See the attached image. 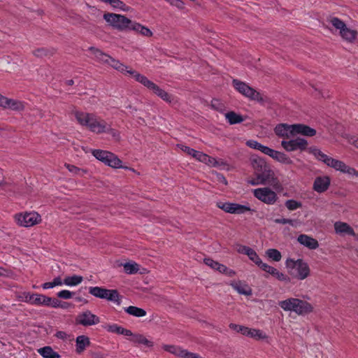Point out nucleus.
I'll return each instance as SVG.
<instances>
[{
    "mask_svg": "<svg viewBox=\"0 0 358 358\" xmlns=\"http://www.w3.org/2000/svg\"><path fill=\"white\" fill-rule=\"evenodd\" d=\"M70 114L75 117L78 124L87 127L92 132L96 134L109 133L113 136H116V131L110 128L105 120L97 117L93 113H85L73 108Z\"/></svg>",
    "mask_w": 358,
    "mask_h": 358,
    "instance_id": "1",
    "label": "nucleus"
},
{
    "mask_svg": "<svg viewBox=\"0 0 358 358\" xmlns=\"http://www.w3.org/2000/svg\"><path fill=\"white\" fill-rule=\"evenodd\" d=\"M309 153L312 154L317 160L323 162L327 166L334 169L337 171L346 173L349 176L358 178V171L353 167L347 165L344 162L331 157L321 150L316 147H310L308 148Z\"/></svg>",
    "mask_w": 358,
    "mask_h": 358,
    "instance_id": "2",
    "label": "nucleus"
},
{
    "mask_svg": "<svg viewBox=\"0 0 358 358\" xmlns=\"http://www.w3.org/2000/svg\"><path fill=\"white\" fill-rule=\"evenodd\" d=\"M309 153L312 154L317 160L323 162L327 166L334 169L337 171L346 173L349 176L358 178V171L353 167L347 165L344 162L331 157L321 150L316 147H310L308 148Z\"/></svg>",
    "mask_w": 358,
    "mask_h": 358,
    "instance_id": "3",
    "label": "nucleus"
},
{
    "mask_svg": "<svg viewBox=\"0 0 358 358\" xmlns=\"http://www.w3.org/2000/svg\"><path fill=\"white\" fill-rule=\"evenodd\" d=\"M278 306L285 312L294 313L304 316L313 312V306L307 301L296 297H288L278 301Z\"/></svg>",
    "mask_w": 358,
    "mask_h": 358,
    "instance_id": "4",
    "label": "nucleus"
},
{
    "mask_svg": "<svg viewBox=\"0 0 358 358\" xmlns=\"http://www.w3.org/2000/svg\"><path fill=\"white\" fill-rule=\"evenodd\" d=\"M285 267L289 275L296 280H303L310 275L309 265L302 259L288 258L285 261Z\"/></svg>",
    "mask_w": 358,
    "mask_h": 358,
    "instance_id": "5",
    "label": "nucleus"
},
{
    "mask_svg": "<svg viewBox=\"0 0 358 358\" xmlns=\"http://www.w3.org/2000/svg\"><path fill=\"white\" fill-rule=\"evenodd\" d=\"M248 183L252 185H259L271 184L275 189H280L281 185L278 179L275 177L274 172L268 166L263 171L256 173L255 177L248 180Z\"/></svg>",
    "mask_w": 358,
    "mask_h": 358,
    "instance_id": "6",
    "label": "nucleus"
},
{
    "mask_svg": "<svg viewBox=\"0 0 358 358\" xmlns=\"http://www.w3.org/2000/svg\"><path fill=\"white\" fill-rule=\"evenodd\" d=\"M135 80L152 91L155 94L160 97L164 101L171 103L173 101V97L171 94L149 80L146 76L141 73H135Z\"/></svg>",
    "mask_w": 358,
    "mask_h": 358,
    "instance_id": "7",
    "label": "nucleus"
},
{
    "mask_svg": "<svg viewBox=\"0 0 358 358\" xmlns=\"http://www.w3.org/2000/svg\"><path fill=\"white\" fill-rule=\"evenodd\" d=\"M329 23L336 30L341 38L350 43H352L357 38V31L348 28L343 21L336 17H331L328 20Z\"/></svg>",
    "mask_w": 358,
    "mask_h": 358,
    "instance_id": "8",
    "label": "nucleus"
},
{
    "mask_svg": "<svg viewBox=\"0 0 358 358\" xmlns=\"http://www.w3.org/2000/svg\"><path fill=\"white\" fill-rule=\"evenodd\" d=\"M103 19L113 28L120 30H130L132 21L124 15L106 13L103 14Z\"/></svg>",
    "mask_w": 358,
    "mask_h": 358,
    "instance_id": "9",
    "label": "nucleus"
},
{
    "mask_svg": "<svg viewBox=\"0 0 358 358\" xmlns=\"http://www.w3.org/2000/svg\"><path fill=\"white\" fill-rule=\"evenodd\" d=\"M17 225L22 227H31L41 222L40 214L36 211L22 212L14 215Z\"/></svg>",
    "mask_w": 358,
    "mask_h": 358,
    "instance_id": "10",
    "label": "nucleus"
},
{
    "mask_svg": "<svg viewBox=\"0 0 358 358\" xmlns=\"http://www.w3.org/2000/svg\"><path fill=\"white\" fill-rule=\"evenodd\" d=\"M252 193L257 199L266 205H274L278 200L277 193L268 187L255 189Z\"/></svg>",
    "mask_w": 358,
    "mask_h": 358,
    "instance_id": "11",
    "label": "nucleus"
},
{
    "mask_svg": "<svg viewBox=\"0 0 358 358\" xmlns=\"http://www.w3.org/2000/svg\"><path fill=\"white\" fill-rule=\"evenodd\" d=\"M93 156L98 160L113 168L122 167V161L113 153L101 150H93Z\"/></svg>",
    "mask_w": 358,
    "mask_h": 358,
    "instance_id": "12",
    "label": "nucleus"
},
{
    "mask_svg": "<svg viewBox=\"0 0 358 358\" xmlns=\"http://www.w3.org/2000/svg\"><path fill=\"white\" fill-rule=\"evenodd\" d=\"M232 83L234 88L245 97L257 101H262L263 100L260 93L247 83L237 79L233 80Z\"/></svg>",
    "mask_w": 358,
    "mask_h": 358,
    "instance_id": "13",
    "label": "nucleus"
},
{
    "mask_svg": "<svg viewBox=\"0 0 358 358\" xmlns=\"http://www.w3.org/2000/svg\"><path fill=\"white\" fill-rule=\"evenodd\" d=\"M216 206L223 211L231 214L241 215L252 210L249 205H242L237 203L219 201Z\"/></svg>",
    "mask_w": 358,
    "mask_h": 358,
    "instance_id": "14",
    "label": "nucleus"
},
{
    "mask_svg": "<svg viewBox=\"0 0 358 358\" xmlns=\"http://www.w3.org/2000/svg\"><path fill=\"white\" fill-rule=\"evenodd\" d=\"M281 146L287 152L297 150H305L308 146V141L302 138H296L289 141H282Z\"/></svg>",
    "mask_w": 358,
    "mask_h": 358,
    "instance_id": "15",
    "label": "nucleus"
},
{
    "mask_svg": "<svg viewBox=\"0 0 358 358\" xmlns=\"http://www.w3.org/2000/svg\"><path fill=\"white\" fill-rule=\"evenodd\" d=\"M259 268L280 282H289L290 281V278L287 275L280 271L276 268L267 264L266 263H263L261 264Z\"/></svg>",
    "mask_w": 358,
    "mask_h": 358,
    "instance_id": "16",
    "label": "nucleus"
},
{
    "mask_svg": "<svg viewBox=\"0 0 358 358\" xmlns=\"http://www.w3.org/2000/svg\"><path fill=\"white\" fill-rule=\"evenodd\" d=\"M274 131L278 137L289 139L295 136V124H279L275 126Z\"/></svg>",
    "mask_w": 358,
    "mask_h": 358,
    "instance_id": "17",
    "label": "nucleus"
},
{
    "mask_svg": "<svg viewBox=\"0 0 358 358\" xmlns=\"http://www.w3.org/2000/svg\"><path fill=\"white\" fill-rule=\"evenodd\" d=\"M76 322L83 326H92L99 323L100 320L96 315L86 310L77 316Z\"/></svg>",
    "mask_w": 358,
    "mask_h": 358,
    "instance_id": "18",
    "label": "nucleus"
},
{
    "mask_svg": "<svg viewBox=\"0 0 358 358\" xmlns=\"http://www.w3.org/2000/svg\"><path fill=\"white\" fill-rule=\"evenodd\" d=\"M162 348L164 351L180 358H190L192 354V352L174 345L164 344L162 345Z\"/></svg>",
    "mask_w": 358,
    "mask_h": 358,
    "instance_id": "19",
    "label": "nucleus"
},
{
    "mask_svg": "<svg viewBox=\"0 0 358 358\" xmlns=\"http://www.w3.org/2000/svg\"><path fill=\"white\" fill-rule=\"evenodd\" d=\"M330 183L331 179L329 176H318L314 180L313 189L317 193H323L329 189Z\"/></svg>",
    "mask_w": 358,
    "mask_h": 358,
    "instance_id": "20",
    "label": "nucleus"
},
{
    "mask_svg": "<svg viewBox=\"0 0 358 358\" xmlns=\"http://www.w3.org/2000/svg\"><path fill=\"white\" fill-rule=\"evenodd\" d=\"M265 155H268L275 161L284 164H292V160L284 152L273 150L268 147Z\"/></svg>",
    "mask_w": 358,
    "mask_h": 358,
    "instance_id": "21",
    "label": "nucleus"
},
{
    "mask_svg": "<svg viewBox=\"0 0 358 358\" xmlns=\"http://www.w3.org/2000/svg\"><path fill=\"white\" fill-rule=\"evenodd\" d=\"M108 64L122 73H124V74L128 73V74L132 76L134 79H135V73H139L138 72H137L134 70H132L129 66H127V65L122 63L120 61L115 59L113 58L112 57H110V63Z\"/></svg>",
    "mask_w": 358,
    "mask_h": 358,
    "instance_id": "22",
    "label": "nucleus"
},
{
    "mask_svg": "<svg viewBox=\"0 0 358 358\" xmlns=\"http://www.w3.org/2000/svg\"><path fill=\"white\" fill-rule=\"evenodd\" d=\"M336 234L340 236H355L354 229L346 222L338 221L334 224Z\"/></svg>",
    "mask_w": 358,
    "mask_h": 358,
    "instance_id": "23",
    "label": "nucleus"
},
{
    "mask_svg": "<svg viewBox=\"0 0 358 358\" xmlns=\"http://www.w3.org/2000/svg\"><path fill=\"white\" fill-rule=\"evenodd\" d=\"M297 241L310 250H315L319 247L318 241L306 234H301L297 237Z\"/></svg>",
    "mask_w": 358,
    "mask_h": 358,
    "instance_id": "24",
    "label": "nucleus"
},
{
    "mask_svg": "<svg viewBox=\"0 0 358 358\" xmlns=\"http://www.w3.org/2000/svg\"><path fill=\"white\" fill-rule=\"evenodd\" d=\"M230 285L240 294L245 296H250L252 294L251 288L243 282L234 281L231 282Z\"/></svg>",
    "mask_w": 358,
    "mask_h": 358,
    "instance_id": "25",
    "label": "nucleus"
},
{
    "mask_svg": "<svg viewBox=\"0 0 358 358\" xmlns=\"http://www.w3.org/2000/svg\"><path fill=\"white\" fill-rule=\"evenodd\" d=\"M243 336L255 340H264L268 338L267 335L263 331L257 329L249 328L248 327H245Z\"/></svg>",
    "mask_w": 358,
    "mask_h": 358,
    "instance_id": "26",
    "label": "nucleus"
},
{
    "mask_svg": "<svg viewBox=\"0 0 358 358\" xmlns=\"http://www.w3.org/2000/svg\"><path fill=\"white\" fill-rule=\"evenodd\" d=\"M89 51L94 57V58L99 62L108 64L110 63V56L104 53L101 50L94 47H90Z\"/></svg>",
    "mask_w": 358,
    "mask_h": 358,
    "instance_id": "27",
    "label": "nucleus"
},
{
    "mask_svg": "<svg viewBox=\"0 0 358 358\" xmlns=\"http://www.w3.org/2000/svg\"><path fill=\"white\" fill-rule=\"evenodd\" d=\"M103 327L107 331L110 333L124 335L125 336H127L128 335H131V331L127 329H124V327L119 326L116 324H106Z\"/></svg>",
    "mask_w": 358,
    "mask_h": 358,
    "instance_id": "28",
    "label": "nucleus"
},
{
    "mask_svg": "<svg viewBox=\"0 0 358 358\" xmlns=\"http://www.w3.org/2000/svg\"><path fill=\"white\" fill-rule=\"evenodd\" d=\"M127 336H129L130 341L133 342L135 344H143L150 348L154 345L153 342L147 339L143 334H133L131 332V335H128Z\"/></svg>",
    "mask_w": 358,
    "mask_h": 358,
    "instance_id": "29",
    "label": "nucleus"
},
{
    "mask_svg": "<svg viewBox=\"0 0 358 358\" xmlns=\"http://www.w3.org/2000/svg\"><path fill=\"white\" fill-rule=\"evenodd\" d=\"M297 134L313 136L316 134V130L305 124H295V136Z\"/></svg>",
    "mask_w": 358,
    "mask_h": 358,
    "instance_id": "30",
    "label": "nucleus"
},
{
    "mask_svg": "<svg viewBox=\"0 0 358 358\" xmlns=\"http://www.w3.org/2000/svg\"><path fill=\"white\" fill-rule=\"evenodd\" d=\"M76 351L78 354L82 353L90 345V338L84 335L78 336L76 338Z\"/></svg>",
    "mask_w": 358,
    "mask_h": 358,
    "instance_id": "31",
    "label": "nucleus"
},
{
    "mask_svg": "<svg viewBox=\"0 0 358 358\" xmlns=\"http://www.w3.org/2000/svg\"><path fill=\"white\" fill-rule=\"evenodd\" d=\"M40 296L41 294H31L29 292H23L19 296V298L22 301L29 303L31 305L38 306Z\"/></svg>",
    "mask_w": 358,
    "mask_h": 358,
    "instance_id": "32",
    "label": "nucleus"
},
{
    "mask_svg": "<svg viewBox=\"0 0 358 358\" xmlns=\"http://www.w3.org/2000/svg\"><path fill=\"white\" fill-rule=\"evenodd\" d=\"M25 108L24 103L13 99H7L5 109H10L15 111H22Z\"/></svg>",
    "mask_w": 358,
    "mask_h": 358,
    "instance_id": "33",
    "label": "nucleus"
},
{
    "mask_svg": "<svg viewBox=\"0 0 358 358\" xmlns=\"http://www.w3.org/2000/svg\"><path fill=\"white\" fill-rule=\"evenodd\" d=\"M130 30H134L144 36H152V32L148 27L135 22H132Z\"/></svg>",
    "mask_w": 358,
    "mask_h": 358,
    "instance_id": "34",
    "label": "nucleus"
},
{
    "mask_svg": "<svg viewBox=\"0 0 358 358\" xmlns=\"http://www.w3.org/2000/svg\"><path fill=\"white\" fill-rule=\"evenodd\" d=\"M124 310L129 315L136 317H142L145 316L147 314L144 309L133 306L124 308Z\"/></svg>",
    "mask_w": 358,
    "mask_h": 358,
    "instance_id": "35",
    "label": "nucleus"
},
{
    "mask_svg": "<svg viewBox=\"0 0 358 358\" xmlns=\"http://www.w3.org/2000/svg\"><path fill=\"white\" fill-rule=\"evenodd\" d=\"M38 352L44 358H59L60 355L51 347L45 346L38 350Z\"/></svg>",
    "mask_w": 358,
    "mask_h": 358,
    "instance_id": "36",
    "label": "nucleus"
},
{
    "mask_svg": "<svg viewBox=\"0 0 358 358\" xmlns=\"http://www.w3.org/2000/svg\"><path fill=\"white\" fill-rule=\"evenodd\" d=\"M103 299L117 303V304L120 303V297L119 293L116 289H106Z\"/></svg>",
    "mask_w": 358,
    "mask_h": 358,
    "instance_id": "37",
    "label": "nucleus"
},
{
    "mask_svg": "<svg viewBox=\"0 0 358 358\" xmlns=\"http://www.w3.org/2000/svg\"><path fill=\"white\" fill-rule=\"evenodd\" d=\"M204 263L210 267L211 268L218 271L219 272L227 271V266L215 262L210 258H205L203 260Z\"/></svg>",
    "mask_w": 358,
    "mask_h": 358,
    "instance_id": "38",
    "label": "nucleus"
},
{
    "mask_svg": "<svg viewBox=\"0 0 358 358\" xmlns=\"http://www.w3.org/2000/svg\"><path fill=\"white\" fill-rule=\"evenodd\" d=\"M224 116L230 124L241 123L244 120L241 115H238L234 111L225 113Z\"/></svg>",
    "mask_w": 358,
    "mask_h": 358,
    "instance_id": "39",
    "label": "nucleus"
},
{
    "mask_svg": "<svg viewBox=\"0 0 358 358\" xmlns=\"http://www.w3.org/2000/svg\"><path fill=\"white\" fill-rule=\"evenodd\" d=\"M83 278L80 275H73L71 276H66L64 280V283L66 286L73 287L80 284Z\"/></svg>",
    "mask_w": 358,
    "mask_h": 358,
    "instance_id": "40",
    "label": "nucleus"
},
{
    "mask_svg": "<svg viewBox=\"0 0 358 358\" xmlns=\"http://www.w3.org/2000/svg\"><path fill=\"white\" fill-rule=\"evenodd\" d=\"M252 165L255 170V176L258 172L259 173L268 166L266 163L259 157L253 159L252 161Z\"/></svg>",
    "mask_w": 358,
    "mask_h": 358,
    "instance_id": "41",
    "label": "nucleus"
},
{
    "mask_svg": "<svg viewBox=\"0 0 358 358\" xmlns=\"http://www.w3.org/2000/svg\"><path fill=\"white\" fill-rule=\"evenodd\" d=\"M106 3H109L113 8L120 9L122 11L127 12L131 10V8L121 0H108Z\"/></svg>",
    "mask_w": 358,
    "mask_h": 358,
    "instance_id": "42",
    "label": "nucleus"
},
{
    "mask_svg": "<svg viewBox=\"0 0 358 358\" xmlns=\"http://www.w3.org/2000/svg\"><path fill=\"white\" fill-rule=\"evenodd\" d=\"M124 271L127 274H134L139 271V265L134 262H130L123 264Z\"/></svg>",
    "mask_w": 358,
    "mask_h": 358,
    "instance_id": "43",
    "label": "nucleus"
},
{
    "mask_svg": "<svg viewBox=\"0 0 358 358\" xmlns=\"http://www.w3.org/2000/svg\"><path fill=\"white\" fill-rule=\"evenodd\" d=\"M265 254H266V256L273 260V261H275V262H280L282 259V255L280 253V252L279 250H278L277 249H274V248H270V249H268L266 252H265Z\"/></svg>",
    "mask_w": 358,
    "mask_h": 358,
    "instance_id": "44",
    "label": "nucleus"
},
{
    "mask_svg": "<svg viewBox=\"0 0 358 358\" xmlns=\"http://www.w3.org/2000/svg\"><path fill=\"white\" fill-rule=\"evenodd\" d=\"M246 145L250 148L257 150L261 151L262 153L265 154L266 150L268 148L267 146L263 145L257 141L255 140H249L246 142Z\"/></svg>",
    "mask_w": 358,
    "mask_h": 358,
    "instance_id": "45",
    "label": "nucleus"
},
{
    "mask_svg": "<svg viewBox=\"0 0 358 358\" xmlns=\"http://www.w3.org/2000/svg\"><path fill=\"white\" fill-rule=\"evenodd\" d=\"M65 167L74 176H83L87 173L85 169H80L74 165L65 164Z\"/></svg>",
    "mask_w": 358,
    "mask_h": 358,
    "instance_id": "46",
    "label": "nucleus"
},
{
    "mask_svg": "<svg viewBox=\"0 0 358 358\" xmlns=\"http://www.w3.org/2000/svg\"><path fill=\"white\" fill-rule=\"evenodd\" d=\"M247 256L249 259L253 262L257 266L260 267L261 264L264 262L262 261L261 258L259 257L257 253L252 248L250 250Z\"/></svg>",
    "mask_w": 358,
    "mask_h": 358,
    "instance_id": "47",
    "label": "nucleus"
},
{
    "mask_svg": "<svg viewBox=\"0 0 358 358\" xmlns=\"http://www.w3.org/2000/svg\"><path fill=\"white\" fill-rule=\"evenodd\" d=\"M105 288L101 287H90L89 292L99 299H103L104 296V293L106 292Z\"/></svg>",
    "mask_w": 358,
    "mask_h": 358,
    "instance_id": "48",
    "label": "nucleus"
},
{
    "mask_svg": "<svg viewBox=\"0 0 358 358\" xmlns=\"http://www.w3.org/2000/svg\"><path fill=\"white\" fill-rule=\"evenodd\" d=\"M285 205L286 208L289 210H294L302 206V203L300 201H297L294 199L286 201Z\"/></svg>",
    "mask_w": 358,
    "mask_h": 358,
    "instance_id": "49",
    "label": "nucleus"
},
{
    "mask_svg": "<svg viewBox=\"0 0 358 358\" xmlns=\"http://www.w3.org/2000/svg\"><path fill=\"white\" fill-rule=\"evenodd\" d=\"M57 296L61 299H69L73 297V292H72L69 290H67V289H64V290H62V291L57 292Z\"/></svg>",
    "mask_w": 358,
    "mask_h": 358,
    "instance_id": "50",
    "label": "nucleus"
},
{
    "mask_svg": "<svg viewBox=\"0 0 358 358\" xmlns=\"http://www.w3.org/2000/svg\"><path fill=\"white\" fill-rule=\"evenodd\" d=\"M51 300V297H48L45 295L41 294L38 306H45L50 307Z\"/></svg>",
    "mask_w": 358,
    "mask_h": 358,
    "instance_id": "51",
    "label": "nucleus"
},
{
    "mask_svg": "<svg viewBox=\"0 0 358 358\" xmlns=\"http://www.w3.org/2000/svg\"><path fill=\"white\" fill-rule=\"evenodd\" d=\"M274 222L277 224H289L292 227L296 226V224H295L296 221L294 220H291V219L279 218V219H275L274 220Z\"/></svg>",
    "mask_w": 358,
    "mask_h": 358,
    "instance_id": "52",
    "label": "nucleus"
},
{
    "mask_svg": "<svg viewBox=\"0 0 358 358\" xmlns=\"http://www.w3.org/2000/svg\"><path fill=\"white\" fill-rule=\"evenodd\" d=\"M229 328L236 332L241 333L243 335L244 331L245 330V327L243 325H239L234 323H231L229 324Z\"/></svg>",
    "mask_w": 358,
    "mask_h": 358,
    "instance_id": "53",
    "label": "nucleus"
},
{
    "mask_svg": "<svg viewBox=\"0 0 358 358\" xmlns=\"http://www.w3.org/2000/svg\"><path fill=\"white\" fill-rule=\"evenodd\" d=\"M251 248L243 245H237L236 247V251L240 254L248 255Z\"/></svg>",
    "mask_w": 358,
    "mask_h": 358,
    "instance_id": "54",
    "label": "nucleus"
},
{
    "mask_svg": "<svg viewBox=\"0 0 358 358\" xmlns=\"http://www.w3.org/2000/svg\"><path fill=\"white\" fill-rule=\"evenodd\" d=\"M206 164L210 166L217 167L221 164L215 158L209 156Z\"/></svg>",
    "mask_w": 358,
    "mask_h": 358,
    "instance_id": "55",
    "label": "nucleus"
},
{
    "mask_svg": "<svg viewBox=\"0 0 358 358\" xmlns=\"http://www.w3.org/2000/svg\"><path fill=\"white\" fill-rule=\"evenodd\" d=\"M211 106L216 110H221L222 107V104L217 99H213L211 101Z\"/></svg>",
    "mask_w": 358,
    "mask_h": 358,
    "instance_id": "56",
    "label": "nucleus"
},
{
    "mask_svg": "<svg viewBox=\"0 0 358 358\" xmlns=\"http://www.w3.org/2000/svg\"><path fill=\"white\" fill-rule=\"evenodd\" d=\"M33 53L36 57H43L46 55V50L43 48L37 49L34 50Z\"/></svg>",
    "mask_w": 358,
    "mask_h": 358,
    "instance_id": "57",
    "label": "nucleus"
},
{
    "mask_svg": "<svg viewBox=\"0 0 358 358\" xmlns=\"http://www.w3.org/2000/svg\"><path fill=\"white\" fill-rule=\"evenodd\" d=\"M52 282L55 287L62 286V285H64V280H62V279L59 276L55 278Z\"/></svg>",
    "mask_w": 358,
    "mask_h": 358,
    "instance_id": "58",
    "label": "nucleus"
},
{
    "mask_svg": "<svg viewBox=\"0 0 358 358\" xmlns=\"http://www.w3.org/2000/svg\"><path fill=\"white\" fill-rule=\"evenodd\" d=\"M60 302H61V301L58 300L57 299L52 298L50 307L55 308H59V305H60Z\"/></svg>",
    "mask_w": 358,
    "mask_h": 358,
    "instance_id": "59",
    "label": "nucleus"
},
{
    "mask_svg": "<svg viewBox=\"0 0 358 358\" xmlns=\"http://www.w3.org/2000/svg\"><path fill=\"white\" fill-rule=\"evenodd\" d=\"M73 306H74L70 303L65 302V301H61L59 308H61L62 309H68L69 308H73Z\"/></svg>",
    "mask_w": 358,
    "mask_h": 358,
    "instance_id": "60",
    "label": "nucleus"
},
{
    "mask_svg": "<svg viewBox=\"0 0 358 358\" xmlns=\"http://www.w3.org/2000/svg\"><path fill=\"white\" fill-rule=\"evenodd\" d=\"M201 153H202V152L197 151V150L192 149V150H190V154H189V155L193 157L196 160H198L199 158V156H200L199 155H201Z\"/></svg>",
    "mask_w": 358,
    "mask_h": 358,
    "instance_id": "61",
    "label": "nucleus"
},
{
    "mask_svg": "<svg viewBox=\"0 0 358 358\" xmlns=\"http://www.w3.org/2000/svg\"><path fill=\"white\" fill-rule=\"evenodd\" d=\"M199 155L200 156H199L198 161L203 162L204 164H206L209 156L203 152H202L201 155Z\"/></svg>",
    "mask_w": 358,
    "mask_h": 358,
    "instance_id": "62",
    "label": "nucleus"
},
{
    "mask_svg": "<svg viewBox=\"0 0 358 358\" xmlns=\"http://www.w3.org/2000/svg\"><path fill=\"white\" fill-rule=\"evenodd\" d=\"M7 99V97L0 94V107H2L3 108L5 109Z\"/></svg>",
    "mask_w": 358,
    "mask_h": 358,
    "instance_id": "63",
    "label": "nucleus"
},
{
    "mask_svg": "<svg viewBox=\"0 0 358 358\" xmlns=\"http://www.w3.org/2000/svg\"><path fill=\"white\" fill-rule=\"evenodd\" d=\"M55 285L53 283V282H45L42 285V287L44 289H50V288H53L55 287Z\"/></svg>",
    "mask_w": 358,
    "mask_h": 358,
    "instance_id": "64",
    "label": "nucleus"
}]
</instances>
